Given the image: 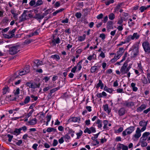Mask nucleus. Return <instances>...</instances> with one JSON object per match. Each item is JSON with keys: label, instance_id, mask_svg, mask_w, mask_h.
<instances>
[{"label": "nucleus", "instance_id": "nucleus-37", "mask_svg": "<svg viewBox=\"0 0 150 150\" xmlns=\"http://www.w3.org/2000/svg\"><path fill=\"white\" fill-rule=\"evenodd\" d=\"M124 48L123 47L120 48H119V50L117 52V54L119 55H120L121 56L124 51Z\"/></svg>", "mask_w": 150, "mask_h": 150}, {"label": "nucleus", "instance_id": "nucleus-26", "mask_svg": "<svg viewBox=\"0 0 150 150\" xmlns=\"http://www.w3.org/2000/svg\"><path fill=\"white\" fill-rule=\"evenodd\" d=\"M51 58L53 59H55L57 61H58L60 59L59 56L57 54H55L51 55Z\"/></svg>", "mask_w": 150, "mask_h": 150}, {"label": "nucleus", "instance_id": "nucleus-34", "mask_svg": "<svg viewBox=\"0 0 150 150\" xmlns=\"http://www.w3.org/2000/svg\"><path fill=\"white\" fill-rule=\"evenodd\" d=\"M123 20L125 21H126V19H125V18H123V17H121L120 19L118 21L117 23L119 25H121Z\"/></svg>", "mask_w": 150, "mask_h": 150}, {"label": "nucleus", "instance_id": "nucleus-16", "mask_svg": "<svg viewBox=\"0 0 150 150\" xmlns=\"http://www.w3.org/2000/svg\"><path fill=\"white\" fill-rule=\"evenodd\" d=\"M53 39L52 40V42L54 45H56V44H59L60 42V39L58 37L56 38H54V36H53Z\"/></svg>", "mask_w": 150, "mask_h": 150}, {"label": "nucleus", "instance_id": "nucleus-60", "mask_svg": "<svg viewBox=\"0 0 150 150\" xmlns=\"http://www.w3.org/2000/svg\"><path fill=\"white\" fill-rule=\"evenodd\" d=\"M30 5L31 6H33L34 5H36V2L34 0L31 1L29 3Z\"/></svg>", "mask_w": 150, "mask_h": 150}, {"label": "nucleus", "instance_id": "nucleus-52", "mask_svg": "<svg viewBox=\"0 0 150 150\" xmlns=\"http://www.w3.org/2000/svg\"><path fill=\"white\" fill-rule=\"evenodd\" d=\"M114 2V0H109L106 1L105 3L106 5H108L110 4L113 3Z\"/></svg>", "mask_w": 150, "mask_h": 150}, {"label": "nucleus", "instance_id": "nucleus-41", "mask_svg": "<svg viewBox=\"0 0 150 150\" xmlns=\"http://www.w3.org/2000/svg\"><path fill=\"white\" fill-rule=\"evenodd\" d=\"M142 83L144 84H146L147 83L148 84V81L147 79L144 76H143V78L142 79Z\"/></svg>", "mask_w": 150, "mask_h": 150}, {"label": "nucleus", "instance_id": "nucleus-39", "mask_svg": "<svg viewBox=\"0 0 150 150\" xmlns=\"http://www.w3.org/2000/svg\"><path fill=\"white\" fill-rule=\"evenodd\" d=\"M96 55L95 53H93L92 55L89 56L87 57V59L90 61H91L92 59H94L96 58Z\"/></svg>", "mask_w": 150, "mask_h": 150}, {"label": "nucleus", "instance_id": "nucleus-12", "mask_svg": "<svg viewBox=\"0 0 150 150\" xmlns=\"http://www.w3.org/2000/svg\"><path fill=\"white\" fill-rule=\"evenodd\" d=\"M138 48L137 47H135L132 50L131 55H132L133 57H135L138 55Z\"/></svg>", "mask_w": 150, "mask_h": 150}, {"label": "nucleus", "instance_id": "nucleus-14", "mask_svg": "<svg viewBox=\"0 0 150 150\" xmlns=\"http://www.w3.org/2000/svg\"><path fill=\"white\" fill-rule=\"evenodd\" d=\"M126 110L124 108H120L118 110V115L120 116H121L125 115Z\"/></svg>", "mask_w": 150, "mask_h": 150}, {"label": "nucleus", "instance_id": "nucleus-10", "mask_svg": "<svg viewBox=\"0 0 150 150\" xmlns=\"http://www.w3.org/2000/svg\"><path fill=\"white\" fill-rule=\"evenodd\" d=\"M26 74L25 72V71L23 69L20 71H17L14 74L13 76V77L14 78H17L19 76H21L24 75Z\"/></svg>", "mask_w": 150, "mask_h": 150}, {"label": "nucleus", "instance_id": "nucleus-45", "mask_svg": "<svg viewBox=\"0 0 150 150\" xmlns=\"http://www.w3.org/2000/svg\"><path fill=\"white\" fill-rule=\"evenodd\" d=\"M63 138L65 139V141H67L68 140L70 139H71V137L68 134H67L63 137Z\"/></svg>", "mask_w": 150, "mask_h": 150}, {"label": "nucleus", "instance_id": "nucleus-36", "mask_svg": "<svg viewBox=\"0 0 150 150\" xmlns=\"http://www.w3.org/2000/svg\"><path fill=\"white\" fill-rule=\"evenodd\" d=\"M129 21L128 22V25L129 27H131L135 24L134 22L132 21V20L131 18L129 19Z\"/></svg>", "mask_w": 150, "mask_h": 150}, {"label": "nucleus", "instance_id": "nucleus-24", "mask_svg": "<svg viewBox=\"0 0 150 150\" xmlns=\"http://www.w3.org/2000/svg\"><path fill=\"white\" fill-rule=\"evenodd\" d=\"M112 22L111 21H109L108 22V25L107 26V28L108 30L110 29H113V28L112 26Z\"/></svg>", "mask_w": 150, "mask_h": 150}, {"label": "nucleus", "instance_id": "nucleus-2", "mask_svg": "<svg viewBox=\"0 0 150 150\" xmlns=\"http://www.w3.org/2000/svg\"><path fill=\"white\" fill-rule=\"evenodd\" d=\"M26 85L27 86L29 87V88L33 89L35 88H39L40 85V83H37L36 82H28L26 83Z\"/></svg>", "mask_w": 150, "mask_h": 150}, {"label": "nucleus", "instance_id": "nucleus-3", "mask_svg": "<svg viewBox=\"0 0 150 150\" xmlns=\"http://www.w3.org/2000/svg\"><path fill=\"white\" fill-rule=\"evenodd\" d=\"M134 130V126H130L127 128L125 131H124L122 133V136L124 137L127 134H129L132 133Z\"/></svg>", "mask_w": 150, "mask_h": 150}, {"label": "nucleus", "instance_id": "nucleus-18", "mask_svg": "<svg viewBox=\"0 0 150 150\" xmlns=\"http://www.w3.org/2000/svg\"><path fill=\"white\" fill-rule=\"evenodd\" d=\"M104 110L105 111L108 115H109L111 112V110L109 109L108 105V104H105L103 105Z\"/></svg>", "mask_w": 150, "mask_h": 150}, {"label": "nucleus", "instance_id": "nucleus-9", "mask_svg": "<svg viewBox=\"0 0 150 150\" xmlns=\"http://www.w3.org/2000/svg\"><path fill=\"white\" fill-rule=\"evenodd\" d=\"M122 105L127 107H130L134 106V103L132 102H129L128 100H125L123 102Z\"/></svg>", "mask_w": 150, "mask_h": 150}, {"label": "nucleus", "instance_id": "nucleus-57", "mask_svg": "<svg viewBox=\"0 0 150 150\" xmlns=\"http://www.w3.org/2000/svg\"><path fill=\"white\" fill-rule=\"evenodd\" d=\"M82 131H81L80 132L76 134V135L77 136V137L76 138L77 139H79L81 136L82 135Z\"/></svg>", "mask_w": 150, "mask_h": 150}, {"label": "nucleus", "instance_id": "nucleus-49", "mask_svg": "<svg viewBox=\"0 0 150 150\" xmlns=\"http://www.w3.org/2000/svg\"><path fill=\"white\" fill-rule=\"evenodd\" d=\"M30 100V98L29 96H27L25 98L24 101V103L25 104L28 103Z\"/></svg>", "mask_w": 150, "mask_h": 150}, {"label": "nucleus", "instance_id": "nucleus-48", "mask_svg": "<svg viewBox=\"0 0 150 150\" xmlns=\"http://www.w3.org/2000/svg\"><path fill=\"white\" fill-rule=\"evenodd\" d=\"M28 11L27 10H25L23 11V13L24 14L25 17L26 18V20L28 18Z\"/></svg>", "mask_w": 150, "mask_h": 150}, {"label": "nucleus", "instance_id": "nucleus-29", "mask_svg": "<svg viewBox=\"0 0 150 150\" xmlns=\"http://www.w3.org/2000/svg\"><path fill=\"white\" fill-rule=\"evenodd\" d=\"M103 90L104 91H106L107 92H109L111 93H112L113 91V90L112 88H108L106 86H105Z\"/></svg>", "mask_w": 150, "mask_h": 150}, {"label": "nucleus", "instance_id": "nucleus-55", "mask_svg": "<svg viewBox=\"0 0 150 150\" xmlns=\"http://www.w3.org/2000/svg\"><path fill=\"white\" fill-rule=\"evenodd\" d=\"M147 137H143L142 136V137L140 138V142H143L145 141L147 139Z\"/></svg>", "mask_w": 150, "mask_h": 150}, {"label": "nucleus", "instance_id": "nucleus-22", "mask_svg": "<svg viewBox=\"0 0 150 150\" xmlns=\"http://www.w3.org/2000/svg\"><path fill=\"white\" fill-rule=\"evenodd\" d=\"M140 35L138 34L137 33H134L133 35H131V37L132 38V40H134L135 39H138L139 38Z\"/></svg>", "mask_w": 150, "mask_h": 150}, {"label": "nucleus", "instance_id": "nucleus-53", "mask_svg": "<svg viewBox=\"0 0 150 150\" xmlns=\"http://www.w3.org/2000/svg\"><path fill=\"white\" fill-rule=\"evenodd\" d=\"M51 9H48L47 10H46L45 11V12L43 14V15H44V16H46L49 13H51Z\"/></svg>", "mask_w": 150, "mask_h": 150}, {"label": "nucleus", "instance_id": "nucleus-25", "mask_svg": "<svg viewBox=\"0 0 150 150\" xmlns=\"http://www.w3.org/2000/svg\"><path fill=\"white\" fill-rule=\"evenodd\" d=\"M121 57L120 55L117 54H115V56H114V58L111 59V61L112 62H115Z\"/></svg>", "mask_w": 150, "mask_h": 150}, {"label": "nucleus", "instance_id": "nucleus-31", "mask_svg": "<svg viewBox=\"0 0 150 150\" xmlns=\"http://www.w3.org/2000/svg\"><path fill=\"white\" fill-rule=\"evenodd\" d=\"M98 67L96 66H93L92 67L91 69V72L92 73H93L98 70Z\"/></svg>", "mask_w": 150, "mask_h": 150}, {"label": "nucleus", "instance_id": "nucleus-59", "mask_svg": "<svg viewBox=\"0 0 150 150\" xmlns=\"http://www.w3.org/2000/svg\"><path fill=\"white\" fill-rule=\"evenodd\" d=\"M75 16L77 18H79L81 17L82 15L80 12H77L76 13Z\"/></svg>", "mask_w": 150, "mask_h": 150}, {"label": "nucleus", "instance_id": "nucleus-23", "mask_svg": "<svg viewBox=\"0 0 150 150\" xmlns=\"http://www.w3.org/2000/svg\"><path fill=\"white\" fill-rule=\"evenodd\" d=\"M146 108L145 105V104H142L137 108V111L138 112H141L143 110L145 109Z\"/></svg>", "mask_w": 150, "mask_h": 150}, {"label": "nucleus", "instance_id": "nucleus-32", "mask_svg": "<svg viewBox=\"0 0 150 150\" xmlns=\"http://www.w3.org/2000/svg\"><path fill=\"white\" fill-rule=\"evenodd\" d=\"M96 124H98V128H101L102 126V120H100L99 119H98L96 122Z\"/></svg>", "mask_w": 150, "mask_h": 150}, {"label": "nucleus", "instance_id": "nucleus-6", "mask_svg": "<svg viewBox=\"0 0 150 150\" xmlns=\"http://www.w3.org/2000/svg\"><path fill=\"white\" fill-rule=\"evenodd\" d=\"M33 64L34 69H36L35 68L36 67L37 68L40 66L44 64H45L43 63V62L42 61H40L39 59H36L33 62Z\"/></svg>", "mask_w": 150, "mask_h": 150}, {"label": "nucleus", "instance_id": "nucleus-43", "mask_svg": "<svg viewBox=\"0 0 150 150\" xmlns=\"http://www.w3.org/2000/svg\"><path fill=\"white\" fill-rule=\"evenodd\" d=\"M60 87H57L52 89L50 91V93L52 94V93H54L56 91H57L58 90H59L60 89Z\"/></svg>", "mask_w": 150, "mask_h": 150}, {"label": "nucleus", "instance_id": "nucleus-13", "mask_svg": "<svg viewBox=\"0 0 150 150\" xmlns=\"http://www.w3.org/2000/svg\"><path fill=\"white\" fill-rule=\"evenodd\" d=\"M37 119L35 118L28 121L26 124L28 126L33 125L37 123Z\"/></svg>", "mask_w": 150, "mask_h": 150}, {"label": "nucleus", "instance_id": "nucleus-56", "mask_svg": "<svg viewBox=\"0 0 150 150\" xmlns=\"http://www.w3.org/2000/svg\"><path fill=\"white\" fill-rule=\"evenodd\" d=\"M16 30V29H13L12 30L9 31L8 33H9V34H10H10H11V35H13V37L14 35V33L15 32Z\"/></svg>", "mask_w": 150, "mask_h": 150}, {"label": "nucleus", "instance_id": "nucleus-58", "mask_svg": "<svg viewBox=\"0 0 150 150\" xmlns=\"http://www.w3.org/2000/svg\"><path fill=\"white\" fill-rule=\"evenodd\" d=\"M23 141L22 140H18V141L16 142V144L18 146H20L22 143Z\"/></svg>", "mask_w": 150, "mask_h": 150}, {"label": "nucleus", "instance_id": "nucleus-44", "mask_svg": "<svg viewBox=\"0 0 150 150\" xmlns=\"http://www.w3.org/2000/svg\"><path fill=\"white\" fill-rule=\"evenodd\" d=\"M81 61L79 62L78 63L77 66H76L77 67V68H78V69L79 71H80L82 68V67L81 66Z\"/></svg>", "mask_w": 150, "mask_h": 150}, {"label": "nucleus", "instance_id": "nucleus-33", "mask_svg": "<svg viewBox=\"0 0 150 150\" xmlns=\"http://www.w3.org/2000/svg\"><path fill=\"white\" fill-rule=\"evenodd\" d=\"M86 37L85 34H83L82 36H79L78 38V40L80 42L83 41L85 39Z\"/></svg>", "mask_w": 150, "mask_h": 150}, {"label": "nucleus", "instance_id": "nucleus-17", "mask_svg": "<svg viewBox=\"0 0 150 150\" xmlns=\"http://www.w3.org/2000/svg\"><path fill=\"white\" fill-rule=\"evenodd\" d=\"M44 17V15H43V14L42 15H40L39 13H36L33 18L37 20H40L43 19Z\"/></svg>", "mask_w": 150, "mask_h": 150}, {"label": "nucleus", "instance_id": "nucleus-63", "mask_svg": "<svg viewBox=\"0 0 150 150\" xmlns=\"http://www.w3.org/2000/svg\"><path fill=\"white\" fill-rule=\"evenodd\" d=\"M20 128L21 129V130H23L24 132H25L27 129V127L25 126H23Z\"/></svg>", "mask_w": 150, "mask_h": 150}, {"label": "nucleus", "instance_id": "nucleus-15", "mask_svg": "<svg viewBox=\"0 0 150 150\" xmlns=\"http://www.w3.org/2000/svg\"><path fill=\"white\" fill-rule=\"evenodd\" d=\"M11 20L9 18L5 16L1 21V22L5 25H7L10 22Z\"/></svg>", "mask_w": 150, "mask_h": 150}, {"label": "nucleus", "instance_id": "nucleus-19", "mask_svg": "<svg viewBox=\"0 0 150 150\" xmlns=\"http://www.w3.org/2000/svg\"><path fill=\"white\" fill-rule=\"evenodd\" d=\"M103 87L104 84L102 83V81L100 79L99 80V82L96 86V88H98L100 87V89H102Z\"/></svg>", "mask_w": 150, "mask_h": 150}, {"label": "nucleus", "instance_id": "nucleus-61", "mask_svg": "<svg viewBox=\"0 0 150 150\" xmlns=\"http://www.w3.org/2000/svg\"><path fill=\"white\" fill-rule=\"evenodd\" d=\"M123 127H120L117 130L115 131V132L117 133H120L123 131Z\"/></svg>", "mask_w": 150, "mask_h": 150}, {"label": "nucleus", "instance_id": "nucleus-5", "mask_svg": "<svg viewBox=\"0 0 150 150\" xmlns=\"http://www.w3.org/2000/svg\"><path fill=\"white\" fill-rule=\"evenodd\" d=\"M81 119V117H71L68 119V123L74 122L79 123H80Z\"/></svg>", "mask_w": 150, "mask_h": 150}, {"label": "nucleus", "instance_id": "nucleus-27", "mask_svg": "<svg viewBox=\"0 0 150 150\" xmlns=\"http://www.w3.org/2000/svg\"><path fill=\"white\" fill-rule=\"evenodd\" d=\"M19 22L20 23L23 21H24L26 20V18L25 17L24 14L23 13L21 15V16L19 17Z\"/></svg>", "mask_w": 150, "mask_h": 150}, {"label": "nucleus", "instance_id": "nucleus-50", "mask_svg": "<svg viewBox=\"0 0 150 150\" xmlns=\"http://www.w3.org/2000/svg\"><path fill=\"white\" fill-rule=\"evenodd\" d=\"M139 9L141 12H143L145 10L147 9V8L145 6H142L140 7Z\"/></svg>", "mask_w": 150, "mask_h": 150}, {"label": "nucleus", "instance_id": "nucleus-51", "mask_svg": "<svg viewBox=\"0 0 150 150\" xmlns=\"http://www.w3.org/2000/svg\"><path fill=\"white\" fill-rule=\"evenodd\" d=\"M13 93L15 95H18L20 93V89L19 88H17V89L15 90H14Z\"/></svg>", "mask_w": 150, "mask_h": 150}, {"label": "nucleus", "instance_id": "nucleus-8", "mask_svg": "<svg viewBox=\"0 0 150 150\" xmlns=\"http://www.w3.org/2000/svg\"><path fill=\"white\" fill-rule=\"evenodd\" d=\"M96 132V128L93 127H91L90 128L87 127L84 131V133H87L90 134L91 133H95Z\"/></svg>", "mask_w": 150, "mask_h": 150}, {"label": "nucleus", "instance_id": "nucleus-47", "mask_svg": "<svg viewBox=\"0 0 150 150\" xmlns=\"http://www.w3.org/2000/svg\"><path fill=\"white\" fill-rule=\"evenodd\" d=\"M109 19L110 20H113L115 18V15L114 13H110L109 15Z\"/></svg>", "mask_w": 150, "mask_h": 150}, {"label": "nucleus", "instance_id": "nucleus-40", "mask_svg": "<svg viewBox=\"0 0 150 150\" xmlns=\"http://www.w3.org/2000/svg\"><path fill=\"white\" fill-rule=\"evenodd\" d=\"M43 2L42 0H38L36 2V5L35 6V7L39 6L42 4Z\"/></svg>", "mask_w": 150, "mask_h": 150}, {"label": "nucleus", "instance_id": "nucleus-64", "mask_svg": "<svg viewBox=\"0 0 150 150\" xmlns=\"http://www.w3.org/2000/svg\"><path fill=\"white\" fill-rule=\"evenodd\" d=\"M146 76L148 79L147 80L148 81V84H149L150 83V74L149 73H147Z\"/></svg>", "mask_w": 150, "mask_h": 150}, {"label": "nucleus", "instance_id": "nucleus-11", "mask_svg": "<svg viewBox=\"0 0 150 150\" xmlns=\"http://www.w3.org/2000/svg\"><path fill=\"white\" fill-rule=\"evenodd\" d=\"M141 130L139 127H137L136 131L135 134L133 136L135 139H138L141 136Z\"/></svg>", "mask_w": 150, "mask_h": 150}, {"label": "nucleus", "instance_id": "nucleus-7", "mask_svg": "<svg viewBox=\"0 0 150 150\" xmlns=\"http://www.w3.org/2000/svg\"><path fill=\"white\" fill-rule=\"evenodd\" d=\"M127 62H125L120 70V72L122 73V74H124L128 72L127 71Z\"/></svg>", "mask_w": 150, "mask_h": 150}, {"label": "nucleus", "instance_id": "nucleus-21", "mask_svg": "<svg viewBox=\"0 0 150 150\" xmlns=\"http://www.w3.org/2000/svg\"><path fill=\"white\" fill-rule=\"evenodd\" d=\"M3 94L4 95L7 93H9L10 91V89L8 86H6L3 89Z\"/></svg>", "mask_w": 150, "mask_h": 150}, {"label": "nucleus", "instance_id": "nucleus-28", "mask_svg": "<svg viewBox=\"0 0 150 150\" xmlns=\"http://www.w3.org/2000/svg\"><path fill=\"white\" fill-rule=\"evenodd\" d=\"M148 121L145 122L144 120H142L139 122L140 126L142 127L146 126Z\"/></svg>", "mask_w": 150, "mask_h": 150}, {"label": "nucleus", "instance_id": "nucleus-20", "mask_svg": "<svg viewBox=\"0 0 150 150\" xmlns=\"http://www.w3.org/2000/svg\"><path fill=\"white\" fill-rule=\"evenodd\" d=\"M21 129L19 128H15L13 132V134L18 135L20 134L21 133Z\"/></svg>", "mask_w": 150, "mask_h": 150}, {"label": "nucleus", "instance_id": "nucleus-38", "mask_svg": "<svg viewBox=\"0 0 150 150\" xmlns=\"http://www.w3.org/2000/svg\"><path fill=\"white\" fill-rule=\"evenodd\" d=\"M131 40H132V38L131 37V35H130L127 36L126 38L125 42L126 43L129 42Z\"/></svg>", "mask_w": 150, "mask_h": 150}, {"label": "nucleus", "instance_id": "nucleus-30", "mask_svg": "<svg viewBox=\"0 0 150 150\" xmlns=\"http://www.w3.org/2000/svg\"><path fill=\"white\" fill-rule=\"evenodd\" d=\"M119 147L120 148H121L122 150H128V146L123 144H120Z\"/></svg>", "mask_w": 150, "mask_h": 150}, {"label": "nucleus", "instance_id": "nucleus-1", "mask_svg": "<svg viewBox=\"0 0 150 150\" xmlns=\"http://www.w3.org/2000/svg\"><path fill=\"white\" fill-rule=\"evenodd\" d=\"M6 47L9 48L8 52L9 54L11 55L15 54L20 50V47L18 45H8L6 46Z\"/></svg>", "mask_w": 150, "mask_h": 150}, {"label": "nucleus", "instance_id": "nucleus-35", "mask_svg": "<svg viewBox=\"0 0 150 150\" xmlns=\"http://www.w3.org/2000/svg\"><path fill=\"white\" fill-rule=\"evenodd\" d=\"M131 86L132 88V90L134 91H136L137 90L138 88L137 87L135 86L136 84L134 83H132L131 84Z\"/></svg>", "mask_w": 150, "mask_h": 150}, {"label": "nucleus", "instance_id": "nucleus-54", "mask_svg": "<svg viewBox=\"0 0 150 150\" xmlns=\"http://www.w3.org/2000/svg\"><path fill=\"white\" fill-rule=\"evenodd\" d=\"M23 69L25 71V72L26 74L29 72L30 69L29 67L28 66L25 68Z\"/></svg>", "mask_w": 150, "mask_h": 150}, {"label": "nucleus", "instance_id": "nucleus-42", "mask_svg": "<svg viewBox=\"0 0 150 150\" xmlns=\"http://www.w3.org/2000/svg\"><path fill=\"white\" fill-rule=\"evenodd\" d=\"M56 131V129L53 127H48L47 128L46 131L48 132H50L52 131L54 132Z\"/></svg>", "mask_w": 150, "mask_h": 150}, {"label": "nucleus", "instance_id": "nucleus-4", "mask_svg": "<svg viewBox=\"0 0 150 150\" xmlns=\"http://www.w3.org/2000/svg\"><path fill=\"white\" fill-rule=\"evenodd\" d=\"M142 46L145 52H150V44L147 41L144 42Z\"/></svg>", "mask_w": 150, "mask_h": 150}, {"label": "nucleus", "instance_id": "nucleus-62", "mask_svg": "<svg viewBox=\"0 0 150 150\" xmlns=\"http://www.w3.org/2000/svg\"><path fill=\"white\" fill-rule=\"evenodd\" d=\"M58 144V142L57 140L54 139L53 140V146H56Z\"/></svg>", "mask_w": 150, "mask_h": 150}, {"label": "nucleus", "instance_id": "nucleus-46", "mask_svg": "<svg viewBox=\"0 0 150 150\" xmlns=\"http://www.w3.org/2000/svg\"><path fill=\"white\" fill-rule=\"evenodd\" d=\"M52 87L53 86H52L48 85L46 87L43 88V91L44 92H46Z\"/></svg>", "mask_w": 150, "mask_h": 150}]
</instances>
